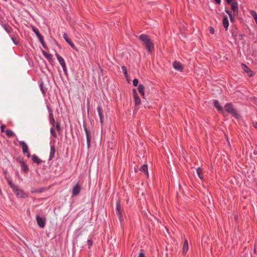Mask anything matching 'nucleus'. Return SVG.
<instances>
[{
    "mask_svg": "<svg viewBox=\"0 0 257 257\" xmlns=\"http://www.w3.org/2000/svg\"><path fill=\"white\" fill-rule=\"evenodd\" d=\"M6 179L9 185L11 188L17 198H27L28 197V193H26L23 190L20 189L18 185H15L13 181L8 178L6 177Z\"/></svg>",
    "mask_w": 257,
    "mask_h": 257,
    "instance_id": "f03ea898",
    "label": "nucleus"
},
{
    "mask_svg": "<svg viewBox=\"0 0 257 257\" xmlns=\"http://www.w3.org/2000/svg\"><path fill=\"white\" fill-rule=\"evenodd\" d=\"M55 42H56V43L57 46H58L59 47H60V45L59 44V43H57L56 41H55Z\"/></svg>",
    "mask_w": 257,
    "mask_h": 257,
    "instance_id": "5fc2aeb1",
    "label": "nucleus"
},
{
    "mask_svg": "<svg viewBox=\"0 0 257 257\" xmlns=\"http://www.w3.org/2000/svg\"><path fill=\"white\" fill-rule=\"evenodd\" d=\"M32 29L34 33L36 34L39 40L43 38V36L40 34L39 30L35 26H32Z\"/></svg>",
    "mask_w": 257,
    "mask_h": 257,
    "instance_id": "4be33fe9",
    "label": "nucleus"
},
{
    "mask_svg": "<svg viewBox=\"0 0 257 257\" xmlns=\"http://www.w3.org/2000/svg\"><path fill=\"white\" fill-rule=\"evenodd\" d=\"M250 14H251L252 16L253 17L254 21L257 25V13L253 11H251L250 12Z\"/></svg>",
    "mask_w": 257,
    "mask_h": 257,
    "instance_id": "4c0bfd02",
    "label": "nucleus"
},
{
    "mask_svg": "<svg viewBox=\"0 0 257 257\" xmlns=\"http://www.w3.org/2000/svg\"><path fill=\"white\" fill-rule=\"evenodd\" d=\"M52 1H53V3L56 4L57 5H59V4H60L59 0H52Z\"/></svg>",
    "mask_w": 257,
    "mask_h": 257,
    "instance_id": "de8ad7c7",
    "label": "nucleus"
},
{
    "mask_svg": "<svg viewBox=\"0 0 257 257\" xmlns=\"http://www.w3.org/2000/svg\"><path fill=\"white\" fill-rule=\"evenodd\" d=\"M6 134L8 137L10 138H12L15 135V133L11 130H7L6 131Z\"/></svg>",
    "mask_w": 257,
    "mask_h": 257,
    "instance_id": "2f4dec72",
    "label": "nucleus"
},
{
    "mask_svg": "<svg viewBox=\"0 0 257 257\" xmlns=\"http://www.w3.org/2000/svg\"><path fill=\"white\" fill-rule=\"evenodd\" d=\"M56 129L58 132H60L61 131L60 123L58 121H57L56 123Z\"/></svg>",
    "mask_w": 257,
    "mask_h": 257,
    "instance_id": "ea45409f",
    "label": "nucleus"
},
{
    "mask_svg": "<svg viewBox=\"0 0 257 257\" xmlns=\"http://www.w3.org/2000/svg\"><path fill=\"white\" fill-rule=\"evenodd\" d=\"M19 145L21 146L22 151L24 154H26L28 158H30L31 156L30 152L29 150V148L27 144L23 141L19 142Z\"/></svg>",
    "mask_w": 257,
    "mask_h": 257,
    "instance_id": "0eeeda50",
    "label": "nucleus"
},
{
    "mask_svg": "<svg viewBox=\"0 0 257 257\" xmlns=\"http://www.w3.org/2000/svg\"><path fill=\"white\" fill-rule=\"evenodd\" d=\"M133 94L135 100V105L136 106H139L141 102V99L138 95L136 89H133Z\"/></svg>",
    "mask_w": 257,
    "mask_h": 257,
    "instance_id": "f8f14e48",
    "label": "nucleus"
},
{
    "mask_svg": "<svg viewBox=\"0 0 257 257\" xmlns=\"http://www.w3.org/2000/svg\"><path fill=\"white\" fill-rule=\"evenodd\" d=\"M121 69L123 74H124L125 77H127V68L125 66H121Z\"/></svg>",
    "mask_w": 257,
    "mask_h": 257,
    "instance_id": "e433bc0d",
    "label": "nucleus"
},
{
    "mask_svg": "<svg viewBox=\"0 0 257 257\" xmlns=\"http://www.w3.org/2000/svg\"><path fill=\"white\" fill-rule=\"evenodd\" d=\"M225 11L228 15L230 22L231 23L234 22L235 21V17L232 15L231 12L226 8L225 9Z\"/></svg>",
    "mask_w": 257,
    "mask_h": 257,
    "instance_id": "cd10ccee",
    "label": "nucleus"
},
{
    "mask_svg": "<svg viewBox=\"0 0 257 257\" xmlns=\"http://www.w3.org/2000/svg\"><path fill=\"white\" fill-rule=\"evenodd\" d=\"M140 171L143 173L147 177H149L148 167L147 164L143 165L140 169Z\"/></svg>",
    "mask_w": 257,
    "mask_h": 257,
    "instance_id": "b1692460",
    "label": "nucleus"
},
{
    "mask_svg": "<svg viewBox=\"0 0 257 257\" xmlns=\"http://www.w3.org/2000/svg\"><path fill=\"white\" fill-rule=\"evenodd\" d=\"M39 41L44 49H45L46 50L48 49V47L47 46V45L45 42L44 37L42 38V39H41L40 40H39Z\"/></svg>",
    "mask_w": 257,
    "mask_h": 257,
    "instance_id": "473e14b6",
    "label": "nucleus"
},
{
    "mask_svg": "<svg viewBox=\"0 0 257 257\" xmlns=\"http://www.w3.org/2000/svg\"><path fill=\"white\" fill-rule=\"evenodd\" d=\"M45 190H46V189L44 187H42V188H40L39 189H32L31 192L33 193H42V192H44Z\"/></svg>",
    "mask_w": 257,
    "mask_h": 257,
    "instance_id": "7c9ffc66",
    "label": "nucleus"
},
{
    "mask_svg": "<svg viewBox=\"0 0 257 257\" xmlns=\"http://www.w3.org/2000/svg\"><path fill=\"white\" fill-rule=\"evenodd\" d=\"M36 220L38 225L40 228H44L46 225V218L45 217H41L39 215H37L36 216Z\"/></svg>",
    "mask_w": 257,
    "mask_h": 257,
    "instance_id": "1a4fd4ad",
    "label": "nucleus"
},
{
    "mask_svg": "<svg viewBox=\"0 0 257 257\" xmlns=\"http://www.w3.org/2000/svg\"><path fill=\"white\" fill-rule=\"evenodd\" d=\"M241 66L242 69L247 73L249 77H252L254 75L253 71L245 64L241 63Z\"/></svg>",
    "mask_w": 257,
    "mask_h": 257,
    "instance_id": "2eb2a0df",
    "label": "nucleus"
},
{
    "mask_svg": "<svg viewBox=\"0 0 257 257\" xmlns=\"http://www.w3.org/2000/svg\"><path fill=\"white\" fill-rule=\"evenodd\" d=\"M56 152L55 147L54 145H51L50 146V153L49 158V161H51L54 157Z\"/></svg>",
    "mask_w": 257,
    "mask_h": 257,
    "instance_id": "5701e85b",
    "label": "nucleus"
},
{
    "mask_svg": "<svg viewBox=\"0 0 257 257\" xmlns=\"http://www.w3.org/2000/svg\"><path fill=\"white\" fill-rule=\"evenodd\" d=\"M115 212L116 215L117 216L118 219L121 224L124 221L123 216L124 210L123 208L121 206L120 201L119 199H118L116 202Z\"/></svg>",
    "mask_w": 257,
    "mask_h": 257,
    "instance_id": "39448f33",
    "label": "nucleus"
},
{
    "mask_svg": "<svg viewBox=\"0 0 257 257\" xmlns=\"http://www.w3.org/2000/svg\"><path fill=\"white\" fill-rule=\"evenodd\" d=\"M17 162H18L21 164V167L22 170L26 174H27L29 172V169L27 165V164L25 163V162L24 161L23 158L22 159H19L18 158L17 159Z\"/></svg>",
    "mask_w": 257,
    "mask_h": 257,
    "instance_id": "9b49d317",
    "label": "nucleus"
},
{
    "mask_svg": "<svg viewBox=\"0 0 257 257\" xmlns=\"http://www.w3.org/2000/svg\"><path fill=\"white\" fill-rule=\"evenodd\" d=\"M39 41L44 49H45L46 50L48 49V47L47 46V45L45 42L44 37L42 38V39H41L40 40H39Z\"/></svg>",
    "mask_w": 257,
    "mask_h": 257,
    "instance_id": "72a5a7b5",
    "label": "nucleus"
},
{
    "mask_svg": "<svg viewBox=\"0 0 257 257\" xmlns=\"http://www.w3.org/2000/svg\"><path fill=\"white\" fill-rule=\"evenodd\" d=\"M87 244L88 246V248H90L93 244V240L91 239H89L87 240Z\"/></svg>",
    "mask_w": 257,
    "mask_h": 257,
    "instance_id": "a19ab883",
    "label": "nucleus"
},
{
    "mask_svg": "<svg viewBox=\"0 0 257 257\" xmlns=\"http://www.w3.org/2000/svg\"><path fill=\"white\" fill-rule=\"evenodd\" d=\"M173 66L174 69L176 70L182 72L184 69V67L180 62L175 61L173 63Z\"/></svg>",
    "mask_w": 257,
    "mask_h": 257,
    "instance_id": "a211bd4d",
    "label": "nucleus"
},
{
    "mask_svg": "<svg viewBox=\"0 0 257 257\" xmlns=\"http://www.w3.org/2000/svg\"><path fill=\"white\" fill-rule=\"evenodd\" d=\"M188 250V243L187 240L186 239L185 240V241L184 242V244H183L182 254L183 255L186 254Z\"/></svg>",
    "mask_w": 257,
    "mask_h": 257,
    "instance_id": "bb28decb",
    "label": "nucleus"
},
{
    "mask_svg": "<svg viewBox=\"0 0 257 257\" xmlns=\"http://www.w3.org/2000/svg\"><path fill=\"white\" fill-rule=\"evenodd\" d=\"M42 53L44 56L48 60V61L49 62V63L53 65L54 63V60L53 59V56L51 54H48L47 52H46L45 51L42 50Z\"/></svg>",
    "mask_w": 257,
    "mask_h": 257,
    "instance_id": "f3484780",
    "label": "nucleus"
},
{
    "mask_svg": "<svg viewBox=\"0 0 257 257\" xmlns=\"http://www.w3.org/2000/svg\"><path fill=\"white\" fill-rule=\"evenodd\" d=\"M138 257H146L144 250L143 249L141 250V252L139 253Z\"/></svg>",
    "mask_w": 257,
    "mask_h": 257,
    "instance_id": "37998d69",
    "label": "nucleus"
},
{
    "mask_svg": "<svg viewBox=\"0 0 257 257\" xmlns=\"http://www.w3.org/2000/svg\"><path fill=\"white\" fill-rule=\"evenodd\" d=\"M55 51V56L57 57V58L60 64L62 66V67L66 66V63H65L64 59L61 56H60L56 51Z\"/></svg>",
    "mask_w": 257,
    "mask_h": 257,
    "instance_id": "412c9836",
    "label": "nucleus"
},
{
    "mask_svg": "<svg viewBox=\"0 0 257 257\" xmlns=\"http://www.w3.org/2000/svg\"><path fill=\"white\" fill-rule=\"evenodd\" d=\"M62 68H63L64 74L65 75H67V68H66V65L62 67Z\"/></svg>",
    "mask_w": 257,
    "mask_h": 257,
    "instance_id": "a18cd8bd",
    "label": "nucleus"
},
{
    "mask_svg": "<svg viewBox=\"0 0 257 257\" xmlns=\"http://www.w3.org/2000/svg\"><path fill=\"white\" fill-rule=\"evenodd\" d=\"M222 24H223V27L224 28L225 31H227L228 30L229 24L228 18H227V16H226V15H225L223 17Z\"/></svg>",
    "mask_w": 257,
    "mask_h": 257,
    "instance_id": "aec40b11",
    "label": "nucleus"
},
{
    "mask_svg": "<svg viewBox=\"0 0 257 257\" xmlns=\"http://www.w3.org/2000/svg\"><path fill=\"white\" fill-rule=\"evenodd\" d=\"M5 128V125H2L1 126V132H4V129Z\"/></svg>",
    "mask_w": 257,
    "mask_h": 257,
    "instance_id": "603ef678",
    "label": "nucleus"
},
{
    "mask_svg": "<svg viewBox=\"0 0 257 257\" xmlns=\"http://www.w3.org/2000/svg\"><path fill=\"white\" fill-rule=\"evenodd\" d=\"M61 5H62V7H63L64 9H65V8L64 6L63 5H62V4H61Z\"/></svg>",
    "mask_w": 257,
    "mask_h": 257,
    "instance_id": "13d9d810",
    "label": "nucleus"
},
{
    "mask_svg": "<svg viewBox=\"0 0 257 257\" xmlns=\"http://www.w3.org/2000/svg\"><path fill=\"white\" fill-rule=\"evenodd\" d=\"M63 38L64 39H65V40L66 41V42L71 47V48L76 51H78V49L76 48V47L75 46V45L73 44V43L72 42V40H71V39H70L69 38H68V35H67V34L66 33H64L63 34Z\"/></svg>",
    "mask_w": 257,
    "mask_h": 257,
    "instance_id": "ddd939ff",
    "label": "nucleus"
},
{
    "mask_svg": "<svg viewBox=\"0 0 257 257\" xmlns=\"http://www.w3.org/2000/svg\"><path fill=\"white\" fill-rule=\"evenodd\" d=\"M11 39L13 41V42L14 43V44L17 46H18L20 44V42L19 40H17L16 39V38L15 37V36H11Z\"/></svg>",
    "mask_w": 257,
    "mask_h": 257,
    "instance_id": "f704fd0d",
    "label": "nucleus"
},
{
    "mask_svg": "<svg viewBox=\"0 0 257 257\" xmlns=\"http://www.w3.org/2000/svg\"><path fill=\"white\" fill-rule=\"evenodd\" d=\"M81 187L78 183H76L72 188V197L78 196L81 191Z\"/></svg>",
    "mask_w": 257,
    "mask_h": 257,
    "instance_id": "9d476101",
    "label": "nucleus"
},
{
    "mask_svg": "<svg viewBox=\"0 0 257 257\" xmlns=\"http://www.w3.org/2000/svg\"><path fill=\"white\" fill-rule=\"evenodd\" d=\"M47 109H48V111L49 112V114H50V113H52V109H51V108L49 106H47Z\"/></svg>",
    "mask_w": 257,
    "mask_h": 257,
    "instance_id": "3c124183",
    "label": "nucleus"
},
{
    "mask_svg": "<svg viewBox=\"0 0 257 257\" xmlns=\"http://www.w3.org/2000/svg\"><path fill=\"white\" fill-rule=\"evenodd\" d=\"M213 106L217 109V111L219 112L221 114H224V110L223 108L221 105L220 104L219 102L217 100H213Z\"/></svg>",
    "mask_w": 257,
    "mask_h": 257,
    "instance_id": "4468645a",
    "label": "nucleus"
},
{
    "mask_svg": "<svg viewBox=\"0 0 257 257\" xmlns=\"http://www.w3.org/2000/svg\"><path fill=\"white\" fill-rule=\"evenodd\" d=\"M138 89L141 96L144 97L145 95V86L143 84H140L138 85Z\"/></svg>",
    "mask_w": 257,
    "mask_h": 257,
    "instance_id": "a878e982",
    "label": "nucleus"
},
{
    "mask_svg": "<svg viewBox=\"0 0 257 257\" xmlns=\"http://www.w3.org/2000/svg\"><path fill=\"white\" fill-rule=\"evenodd\" d=\"M40 89L42 91V93L43 94V95H45L46 94V90L45 89H44V83L43 82H41L40 84Z\"/></svg>",
    "mask_w": 257,
    "mask_h": 257,
    "instance_id": "c9c22d12",
    "label": "nucleus"
},
{
    "mask_svg": "<svg viewBox=\"0 0 257 257\" xmlns=\"http://www.w3.org/2000/svg\"><path fill=\"white\" fill-rule=\"evenodd\" d=\"M135 172L136 173L138 172V170L136 168H135Z\"/></svg>",
    "mask_w": 257,
    "mask_h": 257,
    "instance_id": "6e6d98bb",
    "label": "nucleus"
},
{
    "mask_svg": "<svg viewBox=\"0 0 257 257\" xmlns=\"http://www.w3.org/2000/svg\"><path fill=\"white\" fill-rule=\"evenodd\" d=\"M197 173L198 177L200 179L202 180L204 178V175L202 172V168L201 167H198L197 169Z\"/></svg>",
    "mask_w": 257,
    "mask_h": 257,
    "instance_id": "c85d7f7f",
    "label": "nucleus"
},
{
    "mask_svg": "<svg viewBox=\"0 0 257 257\" xmlns=\"http://www.w3.org/2000/svg\"><path fill=\"white\" fill-rule=\"evenodd\" d=\"M50 133H51V135L55 138H57V134L55 132V130L53 128V127H51V129H50Z\"/></svg>",
    "mask_w": 257,
    "mask_h": 257,
    "instance_id": "58836bf2",
    "label": "nucleus"
},
{
    "mask_svg": "<svg viewBox=\"0 0 257 257\" xmlns=\"http://www.w3.org/2000/svg\"><path fill=\"white\" fill-rule=\"evenodd\" d=\"M231 9L232 10L233 12V14L234 16L237 15L238 13V3L236 1H235L233 2L231 5Z\"/></svg>",
    "mask_w": 257,
    "mask_h": 257,
    "instance_id": "dca6fc26",
    "label": "nucleus"
},
{
    "mask_svg": "<svg viewBox=\"0 0 257 257\" xmlns=\"http://www.w3.org/2000/svg\"><path fill=\"white\" fill-rule=\"evenodd\" d=\"M139 80L137 78H135L133 80V84L134 86H138Z\"/></svg>",
    "mask_w": 257,
    "mask_h": 257,
    "instance_id": "79ce46f5",
    "label": "nucleus"
},
{
    "mask_svg": "<svg viewBox=\"0 0 257 257\" xmlns=\"http://www.w3.org/2000/svg\"><path fill=\"white\" fill-rule=\"evenodd\" d=\"M214 2L217 5H220L221 2V0H213Z\"/></svg>",
    "mask_w": 257,
    "mask_h": 257,
    "instance_id": "49530a36",
    "label": "nucleus"
},
{
    "mask_svg": "<svg viewBox=\"0 0 257 257\" xmlns=\"http://www.w3.org/2000/svg\"><path fill=\"white\" fill-rule=\"evenodd\" d=\"M1 24L3 27L4 28V29L5 30V31L8 34H10L12 32L13 29L8 23L4 24L3 23V22L2 21V23H1Z\"/></svg>",
    "mask_w": 257,
    "mask_h": 257,
    "instance_id": "6ab92c4d",
    "label": "nucleus"
},
{
    "mask_svg": "<svg viewBox=\"0 0 257 257\" xmlns=\"http://www.w3.org/2000/svg\"><path fill=\"white\" fill-rule=\"evenodd\" d=\"M83 126L84 130L86 137V143H87V147L89 149L91 146V135L90 131L87 127V124L85 120L83 122Z\"/></svg>",
    "mask_w": 257,
    "mask_h": 257,
    "instance_id": "423d86ee",
    "label": "nucleus"
},
{
    "mask_svg": "<svg viewBox=\"0 0 257 257\" xmlns=\"http://www.w3.org/2000/svg\"><path fill=\"white\" fill-rule=\"evenodd\" d=\"M97 111L98 112V115L99 117L100 122L102 126L103 124L104 115L103 109L101 104H99L97 106Z\"/></svg>",
    "mask_w": 257,
    "mask_h": 257,
    "instance_id": "6e6552de",
    "label": "nucleus"
},
{
    "mask_svg": "<svg viewBox=\"0 0 257 257\" xmlns=\"http://www.w3.org/2000/svg\"><path fill=\"white\" fill-rule=\"evenodd\" d=\"M139 40L142 43L148 53H152L154 51V44L149 35L141 34L139 37Z\"/></svg>",
    "mask_w": 257,
    "mask_h": 257,
    "instance_id": "f257e3e1",
    "label": "nucleus"
},
{
    "mask_svg": "<svg viewBox=\"0 0 257 257\" xmlns=\"http://www.w3.org/2000/svg\"><path fill=\"white\" fill-rule=\"evenodd\" d=\"M231 33H232V36L233 37H236V35L233 32V30H231Z\"/></svg>",
    "mask_w": 257,
    "mask_h": 257,
    "instance_id": "864d4df0",
    "label": "nucleus"
},
{
    "mask_svg": "<svg viewBox=\"0 0 257 257\" xmlns=\"http://www.w3.org/2000/svg\"><path fill=\"white\" fill-rule=\"evenodd\" d=\"M252 126L254 128H257V122H252Z\"/></svg>",
    "mask_w": 257,
    "mask_h": 257,
    "instance_id": "09e8293b",
    "label": "nucleus"
},
{
    "mask_svg": "<svg viewBox=\"0 0 257 257\" xmlns=\"http://www.w3.org/2000/svg\"><path fill=\"white\" fill-rule=\"evenodd\" d=\"M224 114H222L223 116L226 117L228 114H230L231 116L236 119H239L241 115L238 113L236 108H234L233 104L231 102L225 103L223 108Z\"/></svg>",
    "mask_w": 257,
    "mask_h": 257,
    "instance_id": "7ed1b4c3",
    "label": "nucleus"
},
{
    "mask_svg": "<svg viewBox=\"0 0 257 257\" xmlns=\"http://www.w3.org/2000/svg\"><path fill=\"white\" fill-rule=\"evenodd\" d=\"M32 160L34 163H35L37 164H40L43 162L36 155H33L32 156Z\"/></svg>",
    "mask_w": 257,
    "mask_h": 257,
    "instance_id": "393cba45",
    "label": "nucleus"
},
{
    "mask_svg": "<svg viewBox=\"0 0 257 257\" xmlns=\"http://www.w3.org/2000/svg\"><path fill=\"white\" fill-rule=\"evenodd\" d=\"M239 37L240 38V40H243L244 35L240 34H239Z\"/></svg>",
    "mask_w": 257,
    "mask_h": 257,
    "instance_id": "8fccbe9b",
    "label": "nucleus"
},
{
    "mask_svg": "<svg viewBox=\"0 0 257 257\" xmlns=\"http://www.w3.org/2000/svg\"><path fill=\"white\" fill-rule=\"evenodd\" d=\"M208 30L210 34H213L214 33V29L212 27H209L208 28Z\"/></svg>",
    "mask_w": 257,
    "mask_h": 257,
    "instance_id": "c03bdc74",
    "label": "nucleus"
},
{
    "mask_svg": "<svg viewBox=\"0 0 257 257\" xmlns=\"http://www.w3.org/2000/svg\"><path fill=\"white\" fill-rule=\"evenodd\" d=\"M49 116L50 123L52 126H54L56 122H55L53 113H50V114H49Z\"/></svg>",
    "mask_w": 257,
    "mask_h": 257,
    "instance_id": "c756f323",
    "label": "nucleus"
},
{
    "mask_svg": "<svg viewBox=\"0 0 257 257\" xmlns=\"http://www.w3.org/2000/svg\"><path fill=\"white\" fill-rule=\"evenodd\" d=\"M224 114H222L223 116L226 117L228 114H230L231 116L236 119H239L241 115L238 113L236 108H234L233 104L231 102L225 103L223 108Z\"/></svg>",
    "mask_w": 257,
    "mask_h": 257,
    "instance_id": "20e7f679",
    "label": "nucleus"
},
{
    "mask_svg": "<svg viewBox=\"0 0 257 257\" xmlns=\"http://www.w3.org/2000/svg\"><path fill=\"white\" fill-rule=\"evenodd\" d=\"M89 106H88V109H87V112H88V113L89 112Z\"/></svg>",
    "mask_w": 257,
    "mask_h": 257,
    "instance_id": "4d7b16f0",
    "label": "nucleus"
}]
</instances>
